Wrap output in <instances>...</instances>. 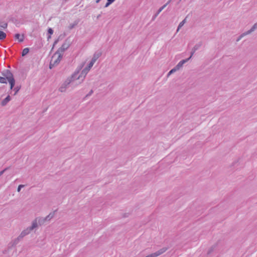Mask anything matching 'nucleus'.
<instances>
[{
  "mask_svg": "<svg viewBox=\"0 0 257 257\" xmlns=\"http://www.w3.org/2000/svg\"><path fill=\"white\" fill-rule=\"evenodd\" d=\"M37 227V223L36 221H33L32 223V225L28 227L27 229L24 230L21 234L19 235V238L22 239L25 236L28 234L31 231L33 230L34 228Z\"/></svg>",
  "mask_w": 257,
  "mask_h": 257,
  "instance_id": "1",
  "label": "nucleus"
},
{
  "mask_svg": "<svg viewBox=\"0 0 257 257\" xmlns=\"http://www.w3.org/2000/svg\"><path fill=\"white\" fill-rule=\"evenodd\" d=\"M71 43L68 39H66L64 43L62 44L61 47L59 48L54 54L56 55L57 54H62L70 47Z\"/></svg>",
  "mask_w": 257,
  "mask_h": 257,
  "instance_id": "2",
  "label": "nucleus"
},
{
  "mask_svg": "<svg viewBox=\"0 0 257 257\" xmlns=\"http://www.w3.org/2000/svg\"><path fill=\"white\" fill-rule=\"evenodd\" d=\"M92 66H89V64L88 65L87 67H86L84 69L82 70V71L81 72V74L78 76L76 79H79L80 77H82L83 76V79L82 80V81L80 82L81 83L83 80L84 78L85 77L86 74L88 73V71H89L90 69Z\"/></svg>",
  "mask_w": 257,
  "mask_h": 257,
  "instance_id": "3",
  "label": "nucleus"
},
{
  "mask_svg": "<svg viewBox=\"0 0 257 257\" xmlns=\"http://www.w3.org/2000/svg\"><path fill=\"white\" fill-rule=\"evenodd\" d=\"M257 29V22L254 24V25L252 26V27L248 31H245L242 33V38L251 34L254 31Z\"/></svg>",
  "mask_w": 257,
  "mask_h": 257,
  "instance_id": "4",
  "label": "nucleus"
},
{
  "mask_svg": "<svg viewBox=\"0 0 257 257\" xmlns=\"http://www.w3.org/2000/svg\"><path fill=\"white\" fill-rule=\"evenodd\" d=\"M2 75L5 77L7 80L11 79L14 77V75L13 73L10 70L7 69L5 70L2 73Z\"/></svg>",
  "mask_w": 257,
  "mask_h": 257,
  "instance_id": "5",
  "label": "nucleus"
},
{
  "mask_svg": "<svg viewBox=\"0 0 257 257\" xmlns=\"http://www.w3.org/2000/svg\"><path fill=\"white\" fill-rule=\"evenodd\" d=\"M101 53L100 52L99 53H95L93 58H92L91 61L89 63V66H92L94 64V63L96 61V60L101 56Z\"/></svg>",
  "mask_w": 257,
  "mask_h": 257,
  "instance_id": "6",
  "label": "nucleus"
},
{
  "mask_svg": "<svg viewBox=\"0 0 257 257\" xmlns=\"http://www.w3.org/2000/svg\"><path fill=\"white\" fill-rule=\"evenodd\" d=\"M190 59V57H189L187 59H184L180 61L177 65L175 66V67L179 70L183 65L184 64L186 63L188 61H189Z\"/></svg>",
  "mask_w": 257,
  "mask_h": 257,
  "instance_id": "7",
  "label": "nucleus"
},
{
  "mask_svg": "<svg viewBox=\"0 0 257 257\" xmlns=\"http://www.w3.org/2000/svg\"><path fill=\"white\" fill-rule=\"evenodd\" d=\"M21 239H22L21 238H19V236H18L17 238H15L14 240H13L12 241H11L10 243V244H9L10 246L9 247L10 248L11 247H13V246H16Z\"/></svg>",
  "mask_w": 257,
  "mask_h": 257,
  "instance_id": "8",
  "label": "nucleus"
},
{
  "mask_svg": "<svg viewBox=\"0 0 257 257\" xmlns=\"http://www.w3.org/2000/svg\"><path fill=\"white\" fill-rule=\"evenodd\" d=\"M57 54L58 55V57L55 60H54V59H53V65H55L56 66L58 65L59 63L60 62L63 56L62 54Z\"/></svg>",
  "mask_w": 257,
  "mask_h": 257,
  "instance_id": "9",
  "label": "nucleus"
},
{
  "mask_svg": "<svg viewBox=\"0 0 257 257\" xmlns=\"http://www.w3.org/2000/svg\"><path fill=\"white\" fill-rule=\"evenodd\" d=\"M79 73V71H75L73 74L71 75V76L68 78L71 80V81L72 82L75 80H77L78 79H76L78 77V74Z\"/></svg>",
  "mask_w": 257,
  "mask_h": 257,
  "instance_id": "10",
  "label": "nucleus"
},
{
  "mask_svg": "<svg viewBox=\"0 0 257 257\" xmlns=\"http://www.w3.org/2000/svg\"><path fill=\"white\" fill-rule=\"evenodd\" d=\"M34 221H36L37 224L39 223L40 225H42L45 223L46 220L45 219V218L37 217Z\"/></svg>",
  "mask_w": 257,
  "mask_h": 257,
  "instance_id": "11",
  "label": "nucleus"
},
{
  "mask_svg": "<svg viewBox=\"0 0 257 257\" xmlns=\"http://www.w3.org/2000/svg\"><path fill=\"white\" fill-rule=\"evenodd\" d=\"M11 97L10 95H8L6 98L3 99L1 102V105L2 106H5L10 101Z\"/></svg>",
  "mask_w": 257,
  "mask_h": 257,
  "instance_id": "12",
  "label": "nucleus"
},
{
  "mask_svg": "<svg viewBox=\"0 0 257 257\" xmlns=\"http://www.w3.org/2000/svg\"><path fill=\"white\" fill-rule=\"evenodd\" d=\"M57 211V210H55L54 211L51 212L49 213V215H48L46 217H45V219L46 221H49L55 215V212Z\"/></svg>",
  "mask_w": 257,
  "mask_h": 257,
  "instance_id": "13",
  "label": "nucleus"
},
{
  "mask_svg": "<svg viewBox=\"0 0 257 257\" xmlns=\"http://www.w3.org/2000/svg\"><path fill=\"white\" fill-rule=\"evenodd\" d=\"M15 38L16 39H18L19 42H22L24 40V35H22V36L20 35L19 34H16L15 35Z\"/></svg>",
  "mask_w": 257,
  "mask_h": 257,
  "instance_id": "14",
  "label": "nucleus"
},
{
  "mask_svg": "<svg viewBox=\"0 0 257 257\" xmlns=\"http://www.w3.org/2000/svg\"><path fill=\"white\" fill-rule=\"evenodd\" d=\"M8 81L9 82V84L10 85V89L12 90L15 86V80L14 78L13 77L11 79L8 80Z\"/></svg>",
  "mask_w": 257,
  "mask_h": 257,
  "instance_id": "15",
  "label": "nucleus"
},
{
  "mask_svg": "<svg viewBox=\"0 0 257 257\" xmlns=\"http://www.w3.org/2000/svg\"><path fill=\"white\" fill-rule=\"evenodd\" d=\"M78 23H79V20H76L75 21H74V22L73 24H70V25L68 27V28L70 30L73 29L76 26H77L78 25Z\"/></svg>",
  "mask_w": 257,
  "mask_h": 257,
  "instance_id": "16",
  "label": "nucleus"
},
{
  "mask_svg": "<svg viewBox=\"0 0 257 257\" xmlns=\"http://www.w3.org/2000/svg\"><path fill=\"white\" fill-rule=\"evenodd\" d=\"M186 18L185 19H184L180 23V24H179V25L178 26L177 32H178L179 30L183 27V26L184 25V24L186 22Z\"/></svg>",
  "mask_w": 257,
  "mask_h": 257,
  "instance_id": "17",
  "label": "nucleus"
},
{
  "mask_svg": "<svg viewBox=\"0 0 257 257\" xmlns=\"http://www.w3.org/2000/svg\"><path fill=\"white\" fill-rule=\"evenodd\" d=\"M202 45V42H198V43H197V44H196L195 45V46H194L193 48L196 51H197V50H198L201 47Z\"/></svg>",
  "mask_w": 257,
  "mask_h": 257,
  "instance_id": "18",
  "label": "nucleus"
},
{
  "mask_svg": "<svg viewBox=\"0 0 257 257\" xmlns=\"http://www.w3.org/2000/svg\"><path fill=\"white\" fill-rule=\"evenodd\" d=\"M7 35L3 31H0V40H3L6 38Z\"/></svg>",
  "mask_w": 257,
  "mask_h": 257,
  "instance_id": "19",
  "label": "nucleus"
},
{
  "mask_svg": "<svg viewBox=\"0 0 257 257\" xmlns=\"http://www.w3.org/2000/svg\"><path fill=\"white\" fill-rule=\"evenodd\" d=\"M72 82L68 78H67L65 81L63 83L62 85L65 86L66 88Z\"/></svg>",
  "mask_w": 257,
  "mask_h": 257,
  "instance_id": "20",
  "label": "nucleus"
},
{
  "mask_svg": "<svg viewBox=\"0 0 257 257\" xmlns=\"http://www.w3.org/2000/svg\"><path fill=\"white\" fill-rule=\"evenodd\" d=\"M171 2V0H169L166 4L161 7L158 11V14L161 13V12Z\"/></svg>",
  "mask_w": 257,
  "mask_h": 257,
  "instance_id": "21",
  "label": "nucleus"
},
{
  "mask_svg": "<svg viewBox=\"0 0 257 257\" xmlns=\"http://www.w3.org/2000/svg\"><path fill=\"white\" fill-rule=\"evenodd\" d=\"M29 48H26L24 49L22 53V56H25V55H26L29 52Z\"/></svg>",
  "mask_w": 257,
  "mask_h": 257,
  "instance_id": "22",
  "label": "nucleus"
},
{
  "mask_svg": "<svg viewBox=\"0 0 257 257\" xmlns=\"http://www.w3.org/2000/svg\"><path fill=\"white\" fill-rule=\"evenodd\" d=\"M55 56V55H54V54L53 56L52 57V59H51V61L50 62V64H49V68H50V69H52L54 67L56 66L55 65H53V59H54Z\"/></svg>",
  "mask_w": 257,
  "mask_h": 257,
  "instance_id": "23",
  "label": "nucleus"
},
{
  "mask_svg": "<svg viewBox=\"0 0 257 257\" xmlns=\"http://www.w3.org/2000/svg\"><path fill=\"white\" fill-rule=\"evenodd\" d=\"M8 27V24L7 23L1 22V23L0 24V28L3 29H6Z\"/></svg>",
  "mask_w": 257,
  "mask_h": 257,
  "instance_id": "24",
  "label": "nucleus"
},
{
  "mask_svg": "<svg viewBox=\"0 0 257 257\" xmlns=\"http://www.w3.org/2000/svg\"><path fill=\"white\" fill-rule=\"evenodd\" d=\"M178 71V70L174 67L172 69H171L167 74V76L169 77L171 74L174 73L176 71Z\"/></svg>",
  "mask_w": 257,
  "mask_h": 257,
  "instance_id": "25",
  "label": "nucleus"
},
{
  "mask_svg": "<svg viewBox=\"0 0 257 257\" xmlns=\"http://www.w3.org/2000/svg\"><path fill=\"white\" fill-rule=\"evenodd\" d=\"M216 244H214L212 245L208 250L207 252V254H210L214 249V248L216 247Z\"/></svg>",
  "mask_w": 257,
  "mask_h": 257,
  "instance_id": "26",
  "label": "nucleus"
},
{
  "mask_svg": "<svg viewBox=\"0 0 257 257\" xmlns=\"http://www.w3.org/2000/svg\"><path fill=\"white\" fill-rule=\"evenodd\" d=\"M20 89H21V86H17L16 87H15L14 88V90L15 91L14 95H16L18 92V91L20 90Z\"/></svg>",
  "mask_w": 257,
  "mask_h": 257,
  "instance_id": "27",
  "label": "nucleus"
},
{
  "mask_svg": "<svg viewBox=\"0 0 257 257\" xmlns=\"http://www.w3.org/2000/svg\"><path fill=\"white\" fill-rule=\"evenodd\" d=\"M6 78L5 77L0 76V83H7Z\"/></svg>",
  "mask_w": 257,
  "mask_h": 257,
  "instance_id": "28",
  "label": "nucleus"
},
{
  "mask_svg": "<svg viewBox=\"0 0 257 257\" xmlns=\"http://www.w3.org/2000/svg\"><path fill=\"white\" fill-rule=\"evenodd\" d=\"M61 36V35H60L59 36V37L58 38V39L55 40V41L54 42L53 47H52V49H53L54 47L55 46V45H56L58 43L59 41L60 40V37Z\"/></svg>",
  "mask_w": 257,
  "mask_h": 257,
  "instance_id": "29",
  "label": "nucleus"
},
{
  "mask_svg": "<svg viewBox=\"0 0 257 257\" xmlns=\"http://www.w3.org/2000/svg\"><path fill=\"white\" fill-rule=\"evenodd\" d=\"M66 88L62 85V86L59 88V91L61 92H65L66 91Z\"/></svg>",
  "mask_w": 257,
  "mask_h": 257,
  "instance_id": "30",
  "label": "nucleus"
},
{
  "mask_svg": "<svg viewBox=\"0 0 257 257\" xmlns=\"http://www.w3.org/2000/svg\"><path fill=\"white\" fill-rule=\"evenodd\" d=\"M53 33V30L52 28H49L48 29V34L49 35H52Z\"/></svg>",
  "mask_w": 257,
  "mask_h": 257,
  "instance_id": "31",
  "label": "nucleus"
},
{
  "mask_svg": "<svg viewBox=\"0 0 257 257\" xmlns=\"http://www.w3.org/2000/svg\"><path fill=\"white\" fill-rule=\"evenodd\" d=\"M93 92V90H91L85 96V97L84 98V99H85L86 98L90 96Z\"/></svg>",
  "mask_w": 257,
  "mask_h": 257,
  "instance_id": "32",
  "label": "nucleus"
},
{
  "mask_svg": "<svg viewBox=\"0 0 257 257\" xmlns=\"http://www.w3.org/2000/svg\"><path fill=\"white\" fill-rule=\"evenodd\" d=\"M196 50L193 48L192 49V50H191V55H190V56L189 57H190V58L192 57V56L194 55V54L195 53Z\"/></svg>",
  "mask_w": 257,
  "mask_h": 257,
  "instance_id": "33",
  "label": "nucleus"
},
{
  "mask_svg": "<svg viewBox=\"0 0 257 257\" xmlns=\"http://www.w3.org/2000/svg\"><path fill=\"white\" fill-rule=\"evenodd\" d=\"M25 186L24 185H19L18 187V189H17V191L18 192H20L21 191V189L22 188L24 187Z\"/></svg>",
  "mask_w": 257,
  "mask_h": 257,
  "instance_id": "34",
  "label": "nucleus"
},
{
  "mask_svg": "<svg viewBox=\"0 0 257 257\" xmlns=\"http://www.w3.org/2000/svg\"><path fill=\"white\" fill-rule=\"evenodd\" d=\"M10 167H7L5 169H4L3 170H2V171H1L0 172H2L3 174L7 170L10 169Z\"/></svg>",
  "mask_w": 257,
  "mask_h": 257,
  "instance_id": "35",
  "label": "nucleus"
},
{
  "mask_svg": "<svg viewBox=\"0 0 257 257\" xmlns=\"http://www.w3.org/2000/svg\"><path fill=\"white\" fill-rule=\"evenodd\" d=\"M111 4L110 3H109L107 1V3H106L104 7L105 8H106L107 7H108Z\"/></svg>",
  "mask_w": 257,
  "mask_h": 257,
  "instance_id": "36",
  "label": "nucleus"
},
{
  "mask_svg": "<svg viewBox=\"0 0 257 257\" xmlns=\"http://www.w3.org/2000/svg\"><path fill=\"white\" fill-rule=\"evenodd\" d=\"M128 215H129V213H125V214H124L123 217H127L128 216Z\"/></svg>",
  "mask_w": 257,
  "mask_h": 257,
  "instance_id": "37",
  "label": "nucleus"
},
{
  "mask_svg": "<svg viewBox=\"0 0 257 257\" xmlns=\"http://www.w3.org/2000/svg\"><path fill=\"white\" fill-rule=\"evenodd\" d=\"M109 3H110L111 4L113 3L115 0H107Z\"/></svg>",
  "mask_w": 257,
  "mask_h": 257,
  "instance_id": "38",
  "label": "nucleus"
},
{
  "mask_svg": "<svg viewBox=\"0 0 257 257\" xmlns=\"http://www.w3.org/2000/svg\"><path fill=\"white\" fill-rule=\"evenodd\" d=\"M159 15V14H158V12H157V13L154 15V17H153V19H155L156 17Z\"/></svg>",
  "mask_w": 257,
  "mask_h": 257,
  "instance_id": "39",
  "label": "nucleus"
},
{
  "mask_svg": "<svg viewBox=\"0 0 257 257\" xmlns=\"http://www.w3.org/2000/svg\"><path fill=\"white\" fill-rule=\"evenodd\" d=\"M241 39V35H239L237 38L236 41H238Z\"/></svg>",
  "mask_w": 257,
  "mask_h": 257,
  "instance_id": "40",
  "label": "nucleus"
},
{
  "mask_svg": "<svg viewBox=\"0 0 257 257\" xmlns=\"http://www.w3.org/2000/svg\"><path fill=\"white\" fill-rule=\"evenodd\" d=\"M51 35H49L47 37V40H49L50 39H51Z\"/></svg>",
  "mask_w": 257,
  "mask_h": 257,
  "instance_id": "41",
  "label": "nucleus"
},
{
  "mask_svg": "<svg viewBox=\"0 0 257 257\" xmlns=\"http://www.w3.org/2000/svg\"><path fill=\"white\" fill-rule=\"evenodd\" d=\"M101 0H96V3H98Z\"/></svg>",
  "mask_w": 257,
  "mask_h": 257,
  "instance_id": "42",
  "label": "nucleus"
},
{
  "mask_svg": "<svg viewBox=\"0 0 257 257\" xmlns=\"http://www.w3.org/2000/svg\"><path fill=\"white\" fill-rule=\"evenodd\" d=\"M3 175V173L0 172V177Z\"/></svg>",
  "mask_w": 257,
  "mask_h": 257,
  "instance_id": "43",
  "label": "nucleus"
},
{
  "mask_svg": "<svg viewBox=\"0 0 257 257\" xmlns=\"http://www.w3.org/2000/svg\"><path fill=\"white\" fill-rule=\"evenodd\" d=\"M100 15H99L97 16V19H98V18L100 17Z\"/></svg>",
  "mask_w": 257,
  "mask_h": 257,
  "instance_id": "44",
  "label": "nucleus"
},
{
  "mask_svg": "<svg viewBox=\"0 0 257 257\" xmlns=\"http://www.w3.org/2000/svg\"><path fill=\"white\" fill-rule=\"evenodd\" d=\"M68 0H64V2L66 3L67 2Z\"/></svg>",
  "mask_w": 257,
  "mask_h": 257,
  "instance_id": "45",
  "label": "nucleus"
},
{
  "mask_svg": "<svg viewBox=\"0 0 257 257\" xmlns=\"http://www.w3.org/2000/svg\"><path fill=\"white\" fill-rule=\"evenodd\" d=\"M62 39L61 36L60 37V40Z\"/></svg>",
  "mask_w": 257,
  "mask_h": 257,
  "instance_id": "46",
  "label": "nucleus"
},
{
  "mask_svg": "<svg viewBox=\"0 0 257 257\" xmlns=\"http://www.w3.org/2000/svg\"><path fill=\"white\" fill-rule=\"evenodd\" d=\"M182 0H179V2H181Z\"/></svg>",
  "mask_w": 257,
  "mask_h": 257,
  "instance_id": "47",
  "label": "nucleus"
}]
</instances>
